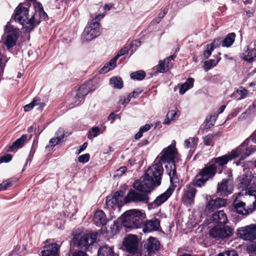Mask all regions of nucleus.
Masks as SVG:
<instances>
[{
  "instance_id": "f257e3e1",
  "label": "nucleus",
  "mask_w": 256,
  "mask_h": 256,
  "mask_svg": "<svg viewBox=\"0 0 256 256\" xmlns=\"http://www.w3.org/2000/svg\"><path fill=\"white\" fill-rule=\"evenodd\" d=\"M163 168L162 162L155 160L154 164L139 180L134 184V190H130L126 195V202L148 203V194L154 186L160 185Z\"/></svg>"
},
{
  "instance_id": "f03ea898",
  "label": "nucleus",
  "mask_w": 256,
  "mask_h": 256,
  "mask_svg": "<svg viewBox=\"0 0 256 256\" xmlns=\"http://www.w3.org/2000/svg\"><path fill=\"white\" fill-rule=\"evenodd\" d=\"M47 17L42 4L34 2L32 6L27 4H19L14 10V19L22 26L24 32H29Z\"/></svg>"
},
{
  "instance_id": "7ed1b4c3",
  "label": "nucleus",
  "mask_w": 256,
  "mask_h": 256,
  "mask_svg": "<svg viewBox=\"0 0 256 256\" xmlns=\"http://www.w3.org/2000/svg\"><path fill=\"white\" fill-rule=\"evenodd\" d=\"M161 158L158 160L160 162H168L165 166L170 176V182L172 184L178 182L176 166L174 163L178 160V154L176 148V142L173 140L170 145L164 148L161 152Z\"/></svg>"
},
{
  "instance_id": "20e7f679",
  "label": "nucleus",
  "mask_w": 256,
  "mask_h": 256,
  "mask_svg": "<svg viewBox=\"0 0 256 256\" xmlns=\"http://www.w3.org/2000/svg\"><path fill=\"white\" fill-rule=\"evenodd\" d=\"M244 146L241 144L236 149L233 150L230 154L213 158L210 162L214 164V166L216 167L217 170L218 166H222L226 164L229 160L236 158L239 157L240 160H244L252 154L254 149L252 148L247 150Z\"/></svg>"
},
{
  "instance_id": "39448f33",
  "label": "nucleus",
  "mask_w": 256,
  "mask_h": 256,
  "mask_svg": "<svg viewBox=\"0 0 256 256\" xmlns=\"http://www.w3.org/2000/svg\"><path fill=\"white\" fill-rule=\"evenodd\" d=\"M145 218L144 212L137 209L127 210L122 216V224L129 228H141Z\"/></svg>"
},
{
  "instance_id": "423d86ee",
  "label": "nucleus",
  "mask_w": 256,
  "mask_h": 256,
  "mask_svg": "<svg viewBox=\"0 0 256 256\" xmlns=\"http://www.w3.org/2000/svg\"><path fill=\"white\" fill-rule=\"evenodd\" d=\"M254 194H256V192H254ZM240 196V195H238V194H236L234 196L235 198L233 204L236 212L242 215H247L254 211L256 206V195L244 196V198L248 204L247 208H246L245 202L240 201L238 200V196Z\"/></svg>"
},
{
  "instance_id": "0eeeda50",
  "label": "nucleus",
  "mask_w": 256,
  "mask_h": 256,
  "mask_svg": "<svg viewBox=\"0 0 256 256\" xmlns=\"http://www.w3.org/2000/svg\"><path fill=\"white\" fill-rule=\"evenodd\" d=\"M216 172V167L210 162L198 174L196 179L192 182L194 185L198 187H202L207 181L214 178Z\"/></svg>"
},
{
  "instance_id": "6e6552de",
  "label": "nucleus",
  "mask_w": 256,
  "mask_h": 256,
  "mask_svg": "<svg viewBox=\"0 0 256 256\" xmlns=\"http://www.w3.org/2000/svg\"><path fill=\"white\" fill-rule=\"evenodd\" d=\"M124 192L122 190L118 191L112 196H107L106 200V205L107 208L110 212L114 210L118 212L120 207L124 203H128L126 202V196L124 198Z\"/></svg>"
},
{
  "instance_id": "1a4fd4ad",
  "label": "nucleus",
  "mask_w": 256,
  "mask_h": 256,
  "mask_svg": "<svg viewBox=\"0 0 256 256\" xmlns=\"http://www.w3.org/2000/svg\"><path fill=\"white\" fill-rule=\"evenodd\" d=\"M19 35V30L8 22L5 27L3 40L4 44L8 49H10L16 45Z\"/></svg>"
},
{
  "instance_id": "9d476101",
  "label": "nucleus",
  "mask_w": 256,
  "mask_h": 256,
  "mask_svg": "<svg viewBox=\"0 0 256 256\" xmlns=\"http://www.w3.org/2000/svg\"><path fill=\"white\" fill-rule=\"evenodd\" d=\"M104 16H97L94 20L90 22L85 28L82 34L83 41H90L100 34V23L96 21L99 17L103 18Z\"/></svg>"
},
{
  "instance_id": "9b49d317",
  "label": "nucleus",
  "mask_w": 256,
  "mask_h": 256,
  "mask_svg": "<svg viewBox=\"0 0 256 256\" xmlns=\"http://www.w3.org/2000/svg\"><path fill=\"white\" fill-rule=\"evenodd\" d=\"M233 234V228L226 225L214 226L209 231L210 236L216 240L228 238L232 236Z\"/></svg>"
},
{
  "instance_id": "f8f14e48",
  "label": "nucleus",
  "mask_w": 256,
  "mask_h": 256,
  "mask_svg": "<svg viewBox=\"0 0 256 256\" xmlns=\"http://www.w3.org/2000/svg\"><path fill=\"white\" fill-rule=\"evenodd\" d=\"M96 234H80L74 237V242L81 249L86 250L90 245L92 244L96 240Z\"/></svg>"
},
{
  "instance_id": "ddd939ff",
  "label": "nucleus",
  "mask_w": 256,
  "mask_h": 256,
  "mask_svg": "<svg viewBox=\"0 0 256 256\" xmlns=\"http://www.w3.org/2000/svg\"><path fill=\"white\" fill-rule=\"evenodd\" d=\"M238 236L245 240L252 241L256 240V224H250L240 228L238 230Z\"/></svg>"
},
{
  "instance_id": "4468645a",
  "label": "nucleus",
  "mask_w": 256,
  "mask_h": 256,
  "mask_svg": "<svg viewBox=\"0 0 256 256\" xmlns=\"http://www.w3.org/2000/svg\"><path fill=\"white\" fill-rule=\"evenodd\" d=\"M174 190V188L169 187L166 192L158 196L153 202L148 204V208L154 209L160 206L170 197Z\"/></svg>"
},
{
  "instance_id": "2eb2a0df",
  "label": "nucleus",
  "mask_w": 256,
  "mask_h": 256,
  "mask_svg": "<svg viewBox=\"0 0 256 256\" xmlns=\"http://www.w3.org/2000/svg\"><path fill=\"white\" fill-rule=\"evenodd\" d=\"M124 246L126 250L132 254L136 252L138 247V240L136 235L128 236L124 241Z\"/></svg>"
},
{
  "instance_id": "dca6fc26",
  "label": "nucleus",
  "mask_w": 256,
  "mask_h": 256,
  "mask_svg": "<svg viewBox=\"0 0 256 256\" xmlns=\"http://www.w3.org/2000/svg\"><path fill=\"white\" fill-rule=\"evenodd\" d=\"M233 190L232 182L230 179L222 180L217 186V192L220 196H227Z\"/></svg>"
},
{
  "instance_id": "f3484780",
  "label": "nucleus",
  "mask_w": 256,
  "mask_h": 256,
  "mask_svg": "<svg viewBox=\"0 0 256 256\" xmlns=\"http://www.w3.org/2000/svg\"><path fill=\"white\" fill-rule=\"evenodd\" d=\"M142 231L144 233L151 232L158 230L160 227V221L156 218H153L150 220H147L142 224Z\"/></svg>"
},
{
  "instance_id": "a211bd4d",
  "label": "nucleus",
  "mask_w": 256,
  "mask_h": 256,
  "mask_svg": "<svg viewBox=\"0 0 256 256\" xmlns=\"http://www.w3.org/2000/svg\"><path fill=\"white\" fill-rule=\"evenodd\" d=\"M90 83L82 85L77 92L76 96L74 98L75 105L80 104L84 100V98L90 91L89 86Z\"/></svg>"
},
{
  "instance_id": "6ab92c4d",
  "label": "nucleus",
  "mask_w": 256,
  "mask_h": 256,
  "mask_svg": "<svg viewBox=\"0 0 256 256\" xmlns=\"http://www.w3.org/2000/svg\"><path fill=\"white\" fill-rule=\"evenodd\" d=\"M196 194V190L192 186L188 185L186 186L182 202L186 206H191L194 204V199Z\"/></svg>"
},
{
  "instance_id": "aec40b11",
  "label": "nucleus",
  "mask_w": 256,
  "mask_h": 256,
  "mask_svg": "<svg viewBox=\"0 0 256 256\" xmlns=\"http://www.w3.org/2000/svg\"><path fill=\"white\" fill-rule=\"evenodd\" d=\"M210 221L220 226H225L228 222L227 216L223 210H219L212 214Z\"/></svg>"
},
{
  "instance_id": "412c9836",
  "label": "nucleus",
  "mask_w": 256,
  "mask_h": 256,
  "mask_svg": "<svg viewBox=\"0 0 256 256\" xmlns=\"http://www.w3.org/2000/svg\"><path fill=\"white\" fill-rule=\"evenodd\" d=\"M144 247L149 254L157 252L160 248V243L156 238L150 237L146 240Z\"/></svg>"
},
{
  "instance_id": "4be33fe9",
  "label": "nucleus",
  "mask_w": 256,
  "mask_h": 256,
  "mask_svg": "<svg viewBox=\"0 0 256 256\" xmlns=\"http://www.w3.org/2000/svg\"><path fill=\"white\" fill-rule=\"evenodd\" d=\"M226 201L221 198H216L215 199L210 200L206 204V208L210 211H214L224 206H225Z\"/></svg>"
},
{
  "instance_id": "5701e85b",
  "label": "nucleus",
  "mask_w": 256,
  "mask_h": 256,
  "mask_svg": "<svg viewBox=\"0 0 256 256\" xmlns=\"http://www.w3.org/2000/svg\"><path fill=\"white\" fill-rule=\"evenodd\" d=\"M59 248L58 245L52 244L42 251V256H59Z\"/></svg>"
},
{
  "instance_id": "b1692460",
  "label": "nucleus",
  "mask_w": 256,
  "mask_h": 256,
  "mask_svg": "<svg viewBox=\"0 0 256 256\" xmlns=\"http://www.w3.org/2000/svg\"><path fill=\"white\" fill-rule=\"evenodd\" d=\"M94 222L98 226L106 224L108 219L104 212L102 210H97L94 216Z\"/></svg>"
},
{
  "instance_id": "393cba45",
  "label": "nucleus",
  "mask_w": 256,
  "mask_h": 256,
  "mask_svg": "<svg viewBox=\"0 0 256 256\" xmlns=\"http://www.w3.org/2000/svg\"><path fill=\"white\" fill-rule=\"evenodd\" d=\"M106 126H92L88 132V138L90 140H92L94 138L97 137L99 135L103 134L106 130Z\"/></svg>"
},
{
  "instance_id": "a878e982",
  "label": "nucleus",
  "mask_w": 256,
  "mask_h": 256,
  "mask_svg": "<svg viewBox=\"0 0 256 256\" xmlns=\"http://www.w3.org/2000/svg\"><path fill=\"white\" fill-rule=\"evenodd\" d=\"M27 135L23 134L22 136L15 140L12 144L9 147L8 151L13 152L18 148H21L23 146L24 143L27 139Z\"/></svg>"
},
{
  "instance_id": "bb28decb",
  "label": "nucleus",
  "mask_w": 256,
  "mask_h": 256,
  "mask_svg": "<svg viewBox=\"0 0 256 256\" xmlns=\"http://www.w3.org/2000/svg\"><path fill=\"white\" fill-rule=\"evenodd\" d=\"M198 138L196 137H190L186 139L184 142V148L190 149V151L193 152L198 144Z\"/></svg>"
},
{
  "instance_id": "cd10ccee",
  "label": "nucleus",
  "mask_w": 256,
  "mask_h": 256,
  "mask_svg": "<svg viewBox=\"0 0 256 256\" xmlns=\"http://www.w3.org/2000/svg\"><path fill=\"white\" fill-rule=\"evenodd\" d=\"M242 58L245 61L251 62L256 58V49L247 48L242 54Z\"/></svg>"
},
{
  "instance_id": "c85d7f7f",
  "label": "nucleus",
  "mask_w": 256,
  "mask_h": 256,
  "mask_svg": "<svg viewBox=\"0 0 256 256\" xmlns=\"http://www.w3.org/2000/svg\"><path fill=\"white\" fill-rule=\"evenodd\" d=\"M56 138H52L50 140L49 144L50 146H54L62 142L64 136V130L62 128H59L56 134Z\"/></svg>"
},
{
  "instance_id": "c756f323",
  "label": "nucleus",
  "mask_w": 256,
  "mask_h": 256,
  "mask_svg": "<svg viewBox=\"0 0 256 256\" xmlns=\"http://www.w3.org/2000/svg\"><path fill=\"white\" fill-rule=\"evenodd\" d=\"M194 79L192 78H188L185 82L182 84L180 88L179 92L180 94H184L188 90L192 88L194 86Z\"/></svg>"
},
{
  "instance_id": "7c9ffc66",
  "label": "nucleus",
  "mask_w": 256,
  "mask_h": 256,
  "mask_svg": "<svg viewBox=\"0 0 256 256\" xmlns=\"http://www.w3.org/2000/svg\"><path fill=\"white\" fill-rule=\"evenodd\" d=\"M98 256H116V254L112 247L105 245L98 250Z\"/></svg>"
},
{
  "instance_id": "2f4dec72",
  "label": "nucleus",
  "mask_w": 256,
  "mask_h": 256,
  "mask_svg": "<svg viewBox=\"0 0 256 256\" xmlns=\"http://www.w3.org/2000/svg\"><path fill=\"white\" fill-rule=\"evenodd\" d=\"M252 141V142L256 144V130L253 132V134L250 136V137L248 138L242 144V146H244V148L248 150L250 148L254 149L252 154L255 152L256 150V146H248L250 142Z\"/></svg>"
},
{
  "instance_id": "473e14b6",
  "label": "nucleus",
  "mask_w": 256,
  "mask_h": 256,
  "mask_svg": "<svg viewBox=\"0 0 256 256\" xmlns=\"http://www.w3.org/2000/svg\"><path fill=\"white\" fill-rule=\"evenodd\" d=\"M116 66V62L115 60L112 58L109 62L106 63L99 70L101 74H106L114 69Z\"/></svg>"
},
{
  "instance_id": "72a5a7b5",
  "label": "nucleus",
  "mask_w": 256,
  "mask_h": 256,
  "mask_svg": "<svg viewBox=\"0 0 256 256\" xmlns=\"http://www.w3.org/2000/svg\"><path fill=\"white\" fill-rule=\"evenodd\" d=\"M236 34L234 32L228 34L226 37L222 40V46L230 47L234 42Z\"/></svg>"
},
{
  "instance_id": "f704fd0d",
  "label": "nucleus",
  "mask_w": 256,
  "mask_h": 256,
  "mask_svg": "<svg viewBox=\"0 0 256 256\" xmlns=\"http://www.w3.org/2000/svg\"><path fill=\"white\" fill-rule=\"evenodd\" d=\"M168 64L164 60H160L159 64L154 67L157 72L163 73L168 70Z\"/></svg>"
},
{
  "instance_id": "c9c22d12",
  "label": "nucleus",
  "mask_w": 256,
  "mask_h": 256,
  "mask_svg": "<svg viewBox=\"0 0 256 256\" xmlns=\"http://www.w3.org/2000/svg\"><path fill=\"white\" fill-rule=\"evenodd\" d=\"M220 58L217 57L216 60L210 59V60L204 62V70L206 71H208L210 69L215 66L220 60Z\"/></svg>"
},
{
  "instance_id": "e433bc0d",
  "label": "nucleus",
  "mask_w": 256,
  "mask_h": 256,
  "mask_svg": "<svg viewBox=\"0 0 256 256\" xmlns=\"http://www.w3.org/2000/svg\"><path fill=\"white\" fill-rule=\"evenodd\" d=\"M178 118L177 113L175 110H169L166 114V118L164 120L165 124H170L172 120H176Z\"/></svg>"
},
{
  "instance_id": "4c0bfd02",
  "label": "nucleus",
  "mask_w": 256,
  "mask_h": 256,
  "mask_svg": "<svg viewBox=\"0 0 256 256\" xmlns=\"http://www.w3.org/2000/svg\"><path fill=\"white\" fill-rule=\"evenodd\" d=\"M110 83L116 88L120 89L123 86L122 79L118 76H114L110 79Z\"/></svg>"
},
{
  "instance_id": "58836bf2",
  "label": "nucleus",
  "mask_w": 256,
  "mask_h": 256,
  "mask_svg": "<svg viewBox=\"0 0 256 256\" xmlns=\"http://www.w3.org/2000/svg\"><path fill=\"white\" fill-rule=\"evenodd\" d=\"M130 49V55H132L137 50V48L141 45V42L136 40L132 42L130 44H127Z\"/></svg>"
},
{
  "instance_id": "ea45409f",
  "label": "nucleus",
  "mask_w": 256,
  "mask_h": 256,
  "mask_svg": "<svg viewBox=\"0 0 256 256\" xmlns=\"http://www.w3.org/2000/svg\"><path fill=\"white\" fill-rule=\"evenodd\" d=\"M248 90L243 88L242 87L240 88V89L238 90L234 94L238 100H240L246 98L248 96Z\"/></svg>"
},
{
  "instance_id": "a19ab883",
  "label": "nucleus",
  "mask_w": 256,
  "mask_h": 256,
  "mask_svg": "<svg viewBox=\"0 0 256 256\" xmlns=\"http://www.w3.org/2000/svg\"><path fill=\"white\" fill-rule=\"evenodd\" d=\"M146 76L145 72L142 70H138L136 72L131 73L130 78L133 80H142Z\"/></svg>"
},
{
  "instance_id": "79ce46f5",
  "label": "nucleus",
  "mask_w": 256,
  "mask_h": 256,
  "mask_svg": "<svg viewBox=\"0 0 256 256\" xmlns=\"http://www.w3.org/2000/svg\"><path fill=\"white\" fill-rule=\"evenodd\" d=\"M40 103V98L36 97L34 98L32 102L29 104H26L24 106V110L25 112H28L31 110L34 106H38Z\"/></svg>"
},
{
  "instance_id": "37998d69",
  "label": "nucleus",
  "mask_w": 256,
  "mask_h": 256,
  "mask_svg": "<svg viewBox=\"0 0 256 256\" xmlns=\"http://www.w3.org/2000/svg\"><path fill=\"white\" fill-rule=\"evenodd\" d=\"M16 182V180H13L12 179H8L3 182L0 184V190H6L7 188L11 186Z\"/></svg>"
},
{
  "instance_id": "c03bdc74",
  "label": "nucleus",
  "mask_w": 256,
  "mask_h": 256,
  "mask_svg": "<svg viewBox=\"0 0 256 256\" xmlns=\"http://www.w3.org/2000/svg\"><path fill=\"white\" fill-rule=\"evenodd\" d=\"M129 51H130V48L128 47V45H126L118 52L117 54L113 58L115 60V61L116 62L120 56L127 54Z\"/></svg>"
},
{
  "instance_id": "a18cd8bd",
  "label": "nucleus",
  "mask_w": 256,
  "mask_h": 256,
  "mask_svg": "<svg viewBox=\"0 0 256 256\" xmlns=\"http://www.w3.org/2000/svg\"><path fill=\"white\" fill-rule=\"evenodd\" d=\"M252 112L248 108L244 112H242L238 117V120L239 121L243 120L249 117H253Z\"/></svg>"
},
{
  "instance_id": "49530a36",
  "label": "nucleus",
  "mask_w": 256,
  "mask_h": 256,
  "mask_svg": "<svg viewBox=\"0 0 256 256\" xmlns=\"http://www.w3.org/2000/svg\"><path fill=\"white\" fill-rule=\"evenodd\" d=\"M213 138L214 135L212 134H208L207 136H205L203 138V142L204 144L206 146H212L214 144Z\"/></svg>"
},
{
  "instance_id": "de8ad7c7",
  "label": "nucleus",
  "mask_w": 256,
  "mask_h": 256,
  "mask_svg": "<svg viewBox=\"0 0 256 256\" xmlns=\"http://www.w3.org/2000/svg\"><path fill=\"white\" fill-rule=\"evenodd\" d=\"M127 168L126 166H122L119 169L114 172V178H120L126 172Z\"/></svg>"
},
{
  "instance_id": "09e8293b",
  "label": "nucleus",
  "mask_w": 256,
  "mask_h": 256,
  "mask_svg": "<svg viewBox=\"0 0 256 256\" xmlns=\"http://www.w3.org/2000/svg\"><path fill=\"white\" fill-rule=\"evenodd\" d=\"M216 256H238V255L236 250H231L224 251Z\"/></svg>"
},
{
  "instance_id": "8fccbe9b",
  "label": "nucleus",
  "mask_w": 256,
  "mask_h": 256,
  "mask_svg": "<svg viewBox=\"0 0 256 256\" xmlns=\"http://www.w3.org/2000/svg\"><path fill=\"white\" fill-rule=\"evenodd\" d=\"M90 154H85L80 155L78 158V160L81 163H86L88 162L90 160Z\"/></svg>"
},
{
  "instance_id": "3c124183",
  "label": "nucleus",
  "mask_w": 256,
  "mask_h": 256,
  "mask_svg": "<svg viewBox=\"0 0 256 256\" xmlns=\"http://www.w3.org/2000/svg\"><path fill=\"white\" fill-rule=\"evenodd\" d=\"M240 110L241 109L240 108L234 109L232 110V112L228 115L226 121L231 120L233 118L236 116L238 115V114L240 112Z\"/></svg>"
},
{
  "instance_id": "603ef678",
  "label": "nucleus",
  "mask_w": 256,
  "mask_h": 256,
  "mask_svg": "<svg viewBox=\"0 0 256 256\" xmlns=\"http://www.w3.org/2000/svg\"><path fill=\"white\" fill-rule=\"evenodd\" d=\"M222 44V40L220 38H216L215 39L213 42L208 44L211 48H212L214 50L216 48Z\"/></svg>"
},
{
  "instance_id": "864d4df0",
  "label": "nucleus",
  "mask_w": 256,
  "mask_h": 256,
  "mask_svg": "<svg viewBox=\"0 0 256 256\" xmlns=\"http://www.w3.org/2000/svg\"><path fill=\"white\" fill-rule=\"evenodd\" d=\"M214 50L209 45H208L206 50L204 52V57L205 59L208 58L212 54Z\"/></svg>"
},
{
  "instance_id": "5fc2aeb1",
  "label": "nucleus",
  "mask_w": 256,
  "mask_h": 256,
  "mask_svg": "<svg viewBox=\"0 0 256 256\" xmlns=\"http://www.w3.org/2000/svg\"><path fill=\"white\" fill-rule=\"evenodd\" d=\"M12 156L8 154L0 158V162H8L12 160Z\"/></svg>"
},
{
  "instance_id": "6e6d98bb",
  "label": "nucleus",
  "mask_w": 256,
  "mask_h": 256,
  "mask_svg": "<svg viewBox=\"0 0 256 256\" xmlns=\"http://www.w3.org/2000/svg\"><path fill=\"white\" fill-rule=\"evenodd\" d=\"M131 99V95L129 94L126 98L122 96L120 100V102L122 104H128Z\"/></svg>"
},
{
  "instance_id": "4d7b16f0",
  "label": "nucleus",
  "mask_w": 256,
  "mask_h": 256,
  "mask_svg": "<svg viewBox=\"0 0 256 256\" xmlns=\"http://www.w3.org/2000/svg\"><path fill=\"white\" fill-rule=\"evenodd\" d=\"M252 112L253 115L256 114V100L254 101L253 104L250 106L248 108Z\"/></svg>"
},
{
  "instance_id": "13d9d810",
  "label": "nucleus",
  "mask_w": 256,
  "mask_h": 256,
  "mask_svg": "<svg viewBox=\"0 0 256 256\" xmlns=\"http://www.w3.org/2000/svg\"><path fill=\"white\" fill-rule=\"evenodd\" d=\"M150 128V125L149 124H146L144 126L140 127L139 130H140L142 133H144L149 130Z\"/></svg>"
},
{
  "instance_id": "bf43d9fd",
  "label": "nucleus",
  "mask_w": 256,
  "mask_h": 256,
  "mask_svg": "<svg viewBox=\"0 0 256 256\" xmlns=\"http://www.w3.org/2000/svg\"><path fill=\"white\" fill-rule=\"evenodd\" d=\"M167 13V10H164L162 12H160L158 14V20H161L164 16Z\"/></svg>"
},
{
  "instance_id": "052dcab7",
  "label": "nucleus",
  "mask_w": 256,
  "mask_h": 256,
  "mask_svg": "<svg viewBox=\"0 0 256 256\" xmlns=\"http://www.w3.org/2000/svg\"><path fill=\"white\" fill-rule=\"evenodd\" d=\"M88 144L86 142H84L78 150V154L81 153L83 150H84L86 148Z\"/></svg>"
},
{
  "instance_id": "680f3d73",
  "label": "nucleus",
  "mask_w": 256,
  "mask_h": 256,
  "mask_svg": "<svg viewBox=\"0 0 256 256\" xmlns=\"http://www.w3.org/2000/svg\"><path fill=\"white\" fill-rule=\"evenodd\" d=\"M143 133L139 130V131L134 135V138L138 140L142 136Z\"/></svg>"
},
{
  "instance_id": "e2e57ef3",
  "label": "nucleus",
  "mask_w": 256,
  "mask_h": 256,
  "mask_svg": "<svg viewBox=\"0 0 256 256\" xmlns=\"http://www.w3.org/2000/svg\"><path fill=\"white\" fill-rule=\"evenodd\" d=\"M116 116H118L117 115H116L114 112H112L108 116V119L109 120H112V121H114L116 118Z\"/></svg>"
},
{
  "instance_id": "0e129e2a",
  "label": "nucleus",
  "mask_w": 256,
  "mask_h": 256,
  "mask_svg": "<svg viewBox=\"0 0 256 256\" xmlns=\"http://www.w3.org/2000/svg\"><path fill=\"white\" fill-rule=\"evenodd\" d=\"M72 256H86V254L82 251H80L73 254Z\"/></svg>"
},
{
  "instance_id": "69168bd1",
  "label": "nucleus",
  "mask_w": 256,
  "mask_h": 256,
  "mask_svg": "<svg viewBox=\"0 0 256 256\" xmlns=\"http://www.w3.org/2000/svg\"><path fill=\"white\" fill-rule=\"evenodd\" d=\"M140 92L134 91L132 94H130L131 95V98H136L140 94Z\"/></svg>"
},
{
  "instance_id": "338daca9",
  "label": "nucleus",
  "mask_w": 256,
  "mask_h": 256,
  "mask_svg": "<svg viewBox=\"0 0 256 256\" xmlns=\"http://www.w3.org/2000/svg\"><path fill=\"white\" fill-rule=\"evenodd\" d=\"M176 56L174 54L164 59V60L169 64V62L172 60H174Z\"/></svg>"
},
{
  "instance_id": "774afa93",
  "label": "nucleus",
  "mask_w": 256,
  "mask_h": 256,
  "mask_svg": "<svg viewBox=\"0 0 256 256\" xmlns=\"http://www.w3.org/2000/svg\"><path fill=\"white\" fill-rule=\"evenodd\" d=\"M112 4H106L104 6V9L106 11H108L110 10V9L112 8Z\"/></svg>"
}]
</instances>
